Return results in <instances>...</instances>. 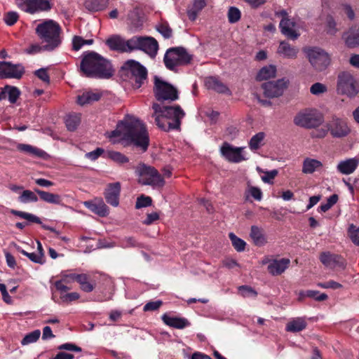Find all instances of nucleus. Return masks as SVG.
<instances>
[{"label":"nucleus","mask_w":359,"mask_h":359,"mask_svg":"<svg viewBox=\"0 0 359 359\" xmlns=\"http://www.w3.org/2000/svg\"><path fill=\"white\" fill-rule=\"evenodd\" d=\"M107 137L113 142L118 137L124 146H132L141 152H145L149 145V135L147 127L140 120L126 116L117 123L116 128L107 133Z\"/></svg>","instance_id":"1"},{"label":"nucleus","mask_w":359,"mask_h":359,"mask_svg":"<svg viewBox=\"0 0 359 359\" xmlns=\"http://www.w3.org/2000/svg\"><path fill=\"white\" fill-rule=\"evenodd\" d=\"M152 109L151 118H154L158 128L165 132L180 130L182 120L186 114L180 105L161 106L154 103Z\"/></svg>","instance_id":"2"},{"label":"nucleus","mask_w":359,"mask_h":359,"mask_svg":"<svg viewBox=\"0 0 359 359\" xmlns=\"http://www.w3.org/2000/svg\"><path fill=\"white\" fill-rule=\"evenodd\" d=\"M80 70L90 78L109 79L114 74L110 61L94 51H86L82 55Z\"/></svg>","instance_id":"3"},{"label":"nucleus","mask_w":359,"mask_h":359,"mask_svg":"<svg viewBox=\"0 0 359 359\" xmlns=\"http://www.w3.org/2000/svg\"><path fill=\"white\" fill-rule=\"evenodd\" d=\"M61 32L60 26L53 20L40 23L36 27V33L42 42L46 43L43 49L47 51H53L60 46Z\"/></svg>","instance_id":"4"},{"label":"nucleus","mask_w":359,"mask_h":359,"mask_svg":"<svg viewBox=\"0 0 359 359\" xmlns=\"http://www.w3.org/2000/svg\"><path fill=\"white\" fill-rule=\"evenodd\" d=\"M324 122L322 113L314 108H305L299 110L293 117L294 126L304 128H317Z\"/></svg>","instance_id":"5"},{"label":"nucleus","mask_w":359,"mask_h":359,"mask_svg":"<svg viewBox=\"0 0 359 359\" xmlns=\"http://www.w3.org/2000/svg\"><path fill=\"white\" fill-rule=\"evenodd\" d=\"M121 69L127 72L134 88H141L147 81V69L137 61L127 60L123 63Z\"/></svg>","instance_id":"6"},{"label":"nucleus","mask_w":359,"mask_h":359,"mask_svg":"<svg viewBox=\"0 0 359 359\" xmlns=\"http://www.w3.org/2000/svg\"><path fill=\"white\" fill-rule=\"evenodd\" d=\"M192 57L184 48L175 47L166 51L163 62L167 69L174 71L178 66L189 65Z\"/></svg>","instance_id":"7"},{"label":"nucleus","mask_w":359,"mask_h":359,"mask_svg":"<svg viewBox=\"0 0 359 359\" xmlns=\"http://www.w3.org/2000/svg\"><path fill=\"white\" fill-rule=\"evenodd\" d=\"M135 173L139 177V182L143 185L162 187L165 184L163 178L158 170L144 163H141L136 167Z\"/></svg>","instance_id":"8"},{"label":"nucleus","mask_w":359,"mask_h":359,"mask_svg":"<svg viewBox=\"0 0 359 359\" xmlns=\"http://www.w3.org/2000/svg\"><path fill=\"white\" fill-rule=\"evenodd\" d=\"M304 53L309 59L313 67L319 72L325 70L330 63L329 54L318 47H306Z\"/></svg>","instance_id":"9"},{"label":"nucleus","mask_w":359,"mask_h":359,"mask_svg":"<svg viewBox=\"0 0 359 359\" xmlns=\"http://www.w3.org/2000/svg\"><path fill=\"white\" fill-rule=\"evenodd\" d=\"M154 95L158 101H175L178 100V90L158 76H154Z\"/></svg>","instance_id":"10"},{"label":"nucleus","mask_w":359,"mask_h":359,"mask_svg":"<svg viewBox=\"0 0 359 359\" xmlns=\"http://www.w3.org/2000/svg\"><path fill=\"white\" fill-rule=\"evenodd\" d=\"M130 52L136 50H142L152 57H154L158 49L157 41L151 36H133L129 39Z\"/></svg>","instance_id":"11"},{"label":"nucleus","mask_w":359,"mask_h":359,"mask_svg":"<svg viewBox=\"0 0 359 359\" xmlns=\"http://www.w3.org/2000/svg\"><path fill=\"white\" fill-rule=\"evenodd\" d=\"M337 92L348 97H354L359 92V86L348 72H341L338 76Z\"/></svg>","instance_id":"12"},{"label":"nucleus","mask_w":359,"mask_h":359,"mask_svg":"<svg viewBox=\"0 0 359 359\" xmlns=\"http://www.w3.org/2000/svg\"><path fill=\"white\" fill-rule=\"evenodd\" d=\"M244 147H234L227 142H224L220 147L221 156L227 161L233 163H239L248 160L245 156Z\"/></svg>","instance_id":"13"},{"label":"nucleus","mask_w":359,"mask_h":359,"mask_svg":"<svg viewBox=\"0 0 359 359\" xmlns=\"http://www.w3.org/2000/svg\"><path fill=\"white\" fill-rule=\"evenodd\" d=\"M327 127L331 136L334 138H343L351 133L347 122L337 116H333L327 122Z\"/></svg>","instance_id":"14"},{"label":"nucleus","mask_w":359,"mask_h":359,"mask_svg":"<svg viewBox=\"0 0 359 359\" xmlns=\"http://www.w3.org/2000/svg\"><path fill=\"white\" fill-rule=\"evenodd\" d=\"M24 74V67L20 64L0 61V79H20Z\"/></svg>","instance_id":"15"},{"label":"nucleus","mask_w":359,"mask_h":359,"mask_svg":"<svg viewBox=\"0 0 359 359\" xmlns=\"http://www.w3.org/2000/svg\"><path fill=\"white\" fill-rule=\"evenodd\" d=\"M288 81L285 79H278L276 81H269L262 84L264 95L273 98L280 96L287 88Z\"/></svg>","instance_id":"16"},{"label":"nucleus","mask_w":359,"mask_h":359,"mask_svg":"<svg viewBox=\"0 0 359 359\" xmlns=\"http://www.w3.org/2000/svg\"><path fill=\"white\" fill-rule=\"evenodd\" d=\"M106 44L112 50H116L121 53H130V45L129 44V39L125 40L120 36L114 35L106 41Z\"/></svg>","instance_id":"17"},{"label":"nucleus","mask_w":359,"mask_h":359,"mask_svg":"<svg viewBox=\"0 0 359 359\" xmlns=\"http://www.w3.org/2000/svg\"><path fill=\"white\" fill-rule=\"evenodd\" d=\"M120 193L121 184L119 182L109 184L104 192L107 203L114 207H117L119 204Z\"/></svg>","instance_id":"18"},{"label":"nucleus","mask_w":359,"mask_h":359,"mask_svg":"<svg viewBox=\"0 0 359 359\" xmlns=\"http://www.w3.org/2000/svg\"><path fill=\"white\" fill-rule=\"evenodd\" d=\"M49 9H50V4L48 0H32L27 4H22V11L31 14Z\"/></svg>","instance_id":"19"},{"label":"nucleus","mask_w":359,"mask_h":359,"mask_svg":"<svg viewBox=\"0 0 359 359\" xmlns=\"http://www.w3.org/2000/svg\"><path fill=\"white\" fill-rule=\"evenodd\" d=\"M290 263V259L286 258L273 259L268 265V271L273 276L280 275L289 267Z\"/></svg>","instance_id":"20"},{"label":"nucleus","mask_w":359,"mask_h":359,"mask_svg":"<svg viewBox=\"0 0 359 359\" xmlns=\"http://www.w3.org/2000/svg\"><path fill=\"white\" fill-rule=\"evenodd\" d=\"M205 84L207 88L213 90L218 93L231 95V92L226 85L223 83L215 76H209L205 79Z\"/></svg>","instance_id":"21"},{"label":"nucleus","mask_w":359,"mask_h":359,"mask_svg":"<svg viewBox=\"0 0 359 359\" xmlns=\"http://www.w3.org/2000/svg\"><path fill=\"white\" fill-rule=\"evenodd\" d=\"M294 26L295 22L288 18H283L279 25L282 34L292 40L297 39L299 36V34L294 29Z\"/></svg>","instance_id":"22"},{"label":"nucleus","mask_w":359,"mask_h":359,"mask_svg":"<svg viewBox=\"0 0 359 359\" xmlns=\"http://www.w3.org/2000/svg\"><path fill=\"white\" fill-rule=\"evenodd\" d=\"M161 319L166 325L176 329H184L190 325V323L187 318L171 316L168 313H164Z\"/></svg>","instance_id":"23"},{"label":"nucleus","mask_w":359,"mask_h":359,"mask_svg":"<svg viewBox=\"0 0 359 359\" xmlns=\"http://www.w3.org/2000/svg\"><path fill=\"white\" fill-rule=\"evenodd\" d=\"M10 212L12 215L20 217L22 219H25L27 220L28 222L40 224H41L42 228L46 230H48L50 231L58 233V232L56 231V229L55 228L48 226V225H46V224H42L41 219L39 217L36 216L35 215H33V214L29 213V212H26L13 210V209H11L10 210Z\"/></svg>","instance_id":"24"},{"label":"nucleus","mask_w":359,"mask_h":359,"mask_svg":"<svg viewBox=\"0 0 359 359\" xmlns=\"http://www.w3.org/2000/svg\"><path fill=\"white\" fill-rule=\"evenodd\" d=\"M20 95V91L17 87L6 85L0 92V101L8 98L11 104H15Z\"/></svg>","instance_id":"25"},{"label":"nucleus","mask_w":359,"mask_h":359,"mask_svg":"<svg viewBox=\"0 0 359 359\" xmlns=\"http://www.w3.org/2000/svg\"><path fill=\"white\" fill-rule=\"evenodd\" d=\"M306 326V317L293 318L286 324L285 330L288 332L296 333L303 331Z\"/></svg>","instance_id":"26"},{"label":"nucleus","mask_w":359,"mask_h":359,"mask_svg":"<svg viewBox=\"0 0 359 359\" xmlns=\"http://www.w3.org/2000/svg\"><path fill=\"white\" fill-rule=\"evenodd\" d=\"M343 38L344 39L346 45L348 48L359 46V27L353 26L351 27L344 33Z\"/></svg>","instance_id":"27"},{"label":"nucleus","mask_w":359,"mask_h":359,"mask_svg":"<svg viewBox=\"0 0 359 359\" xmlns=\"http://www.w3.org/2000/svg\"><path fill=\"white\" fill-rule=\"evenodd\" d=\"M277 53L283 57L294 59L297 56L299 48L291 46L288 42L283 41L280 43Z\"/></svg>","instance_id":"28"},{"label":"nucleus","mask_w":359,"mask_h":359,"mask_svg":"<svg viewBox=\"0 0 359 359\" xmlns=\"http://www.w3.org/2000/svg\"><path fill=\"white\" fill-rule=\"evenodd\" d=\"M358 164L359 161L355 158H348L340 161L337 166V169L341 174L349 175L355 170Z\"/></svg>","instance_id":"29"},{"label":"nucleus","mask_w":359,"mask_h":359,"mask_svg":"<svg viewBox=\"0 0 359 359\" xmlns=\"http://www.w3.org/2000/svg\"><path fill=\"white\" fill-rule=\"evenodd\" d=\"M84 205L100 217H105L109 214V209L107 205L101 200L98 202L86 201Z\"/></svg>","instance_id":"30"},{"label":"nucleus","mask_w":359,"mask_h":359,"mask_svg":"<svg viewBox=\"0 0 359 359\" xmlns=\"http://www.w3.org/2000/svg\"><path fill=\"white\" fill-rule=\"evenodd\" d=\"M109 0H85L84 8L89 12H98L104 10L109 4Z\"/></svg>","instance_id":"31"},{"label":"nucleus","mask_w":359,"mask_h":359,"mask_svg":"<svg viewBox=\"0 0 359 359\" xmlns=\"http://www.w3.org/2000/svg\"><path fill=\"white\" fill-rule=\"evenodd\" d=\"M34 191L44 202L55 205H60L62 203V197L59 194L50 193L36 188L34 189Z\"/></svg>","instance_id":"32"},{"label":"nucleus","mask_w":359,"mask_h":359,"mask_svg":"<svg viewBox=\"0 0 359 359\" xmlns=\"http://www.w3.org/2000/svg\"><path fill=\"white\" fill-rule=\"evenodd\" d=\"M323 167V163L316 159L306 158L302 164V172L304 174H312Z\"/></svg>","instance_id":"33"},{"label":"nucleus","mask_w":359,"mask_h":359,"mask_svg":"<svg viewBox=\"0 0 359 359\" xmlns=\"http://www.w3.org/2000/svg\"><path fill=\"white\" fill-rule=\"evenodd\" d=\"M319 258L325 266L333 269L337 265L339 257L330 252H323L320 254Z\"/></svg>","instance_id":"34"},{"label":"nucleus","mask_w":359,"mask_h":359,"mask_svg":"<svg viewBox=\"0 0 359 359\" xmlns=\"http://www.w3.org/2000/svg\"><path fill=\"white\" fill-rule=\"evenodd\" d=\"M276 74V67L274 65H269L263 67L257 73L256 79L257 81L267 80L275 77Z\"/></svg>","instance_id":"35"},{"label":"nucleus","mask_w":359,"mask_h":359,"mask_svg":"<svg viewBox=\"0 0 359 359\" xmlns=\"http://www.w3.org/2000/svg\"><path fill=\"white\" fill-rule=\"evenodd\" d=\"M101 97V94L88 91L82 93L77 97V103L80 105L90 104L98 101Z\"/></svg>","instance_id":"36"},{"label":"nucleus","mask_w":359,"mask_h":359,"mask_svg":"<svg viewBox=\"0 0 359 359\" xmlns=\"http://www.w3.org/2000/svg\"><path fill=\"white\" fill-rule=\"evenodd\" d=\"M17 149L24 153L29 154L33 156L43 157L46 152L40 149L33 147L30 144H18Z\"/></svg>","instance_id":"37"},{"label":"nucleus","mask_w":359,"mask_h":359,"mask_svg":"<svg viewBox=\"0 0 359 359\" xmlns=\"http://www.w3.org/2000/svg\"><path fill=\"white\" fill-rule=\"evenodd\" d=\"M254 243L257 246H262L266 243V239L261 229L257 226H252L250 234Z\"/></svg>","instance_id":"38"},{"label":"nucleus","mask_w":359,"mask_h":359,"mask_svg":"<svg viewBox=\"0 0 359 359\" xmlns=\"http://www.w3.org/2000/svg\"><path fill=\"white\" fill-rule=\"evenodd\" d=\"M89 276L86 273H80L76 282L80 285L81 289L86 292H90L94 290V285L89 281Z\"/></svg>","instance_id":"39"},{"label":"nucleus","mask_w":359,"mask_h":359,"mask_svg":"<svg viewBox=\"0 0 359 359\" xmlns=\"http://www.w3.org/2000/svg\"><path fill=\"white\" fill-rule=\"evenodd\" d=\"M265 137V133L259 132L253 135L249 141V147L252 151L259 149L262 145V142Z\"/></svg>","instance_id":"40"},{"label":"nucleus","mask_w":359,"mask_h":359,"mask_svg":"<svg viewBox=\"0 0 359 359\" xmlns=\"http://www.w3.org/2000/svg\"><path fill=\"white\" fill-rule=\"evenodd\" d=\"M81 122L80 115L78 114H69L65 119L66 126L69 131L75 130Z\"/></svg>","instance_id":"41"},{"label":"nucleus","mask_w":359,"mask_h":359,"mask_svg":"<svg viewBox=\"0 0 359 359\" xmlns=\"http://www.w3.org/2000/svg\"><path fill=\"white\" fill-rule=\"evenodd\" d=\"M36 192L30 190H24L18 197L19 202L22 203H36L39 198Z\"/></svg>","instance_id":"42"},{"label":"nucleus","mask_w":359,"mask_h":359,"mask_svg":"<svg viewBox=\"0 0 359 359\" xmlns=\"http://www.w3.org/2000/svg\"><path fill=\"white\" fill-rule=\"evenodd\" d=\"M18 250L23 255L28 257L32 262L36 264H43V253H36V252H27V251L21 249L20 248H18Z\"/></svg>","instance_id":"43"},{"label":"nucleus","mask_w":359,"mask_h":359,"mask_svg":"<svg viewBox=\"0 0 359 359\" xmlns=\"http://www.w3.org/2000/svg\"><path fill=\"white\" fill-rule=\"evenodd\" d=\"M229 239L232 245L237 252H243L245 250L246 243L241 238L236 236L233 233H229Z\"/></svg>","instance_id":"44"},{"label":"nucleus","mask_w":359,"mask_h":359,"mask_svg":"<svg viewBox=\"0 0 359 359\" xmlns=\"http://www.w3.org/2000/svg\"><path fill=\"white\" fill-rule=\"evenodd\" d=\"M93 43V39H84L81 36H74L72 39V48L77 51L84 45H92Z\"/></svg>","instance_id":"45"},{"label":"nucleus","mask_w":359,"mask_h":359,"mask_svg":"<svg viewBox=\"0 0 359 359\" xmlns=\"http://www.w3.org/2000/svg\"><path fill=\"white\" fill-rule=\"evenodd\" d=\"M41 331L39 330H35L28 334H27L21 341L22 345H28L36 342L40 337Z\"/></svg>","instance_id":"46"},{"label":"nucleus","mask_w":359,"mask_h":359,"mask_svg":"<svg viewBox=\"0 0 359 359\" xmlns=\"http://www.w3.org/2000/svg\"><path fill=\"white\" fill-rule=\"evenodd\" d=\"M120 246L123 248H140L141 244L137 242L135 237L126 236L121 240Z\"/></svg>","instance_id":"47"},{"label":"nucleus","mask_w":359,"mask_h":359,"mask_svg":"<svg viewBox=\"0 0 359 359\" xmlns=\"http://www.w3.org/2000/svg\"><path fill=\"white\" fill-rule=\"evenodd\" d=\"M60 276L62 281H64L66 284H69L76 281L79 274L73 273L72 271H62Z\"/></svg>","instance_id":"48"},{"label":"nucleus","mask_w":359,"mask_h":359,"mask_svg":"<svg viewBox=\"0 0 359 359\" xmlns=\"http://www.w3.org/2000/svg\"><path fill=\"white\" fill-rule=\"evenodd\" d=\"M227 15L229 22L230 23H235L241 19V13L238 8L231 6L229 8Z\"/></svg>","instance_id":"49"},{"label":"nucleus","mask_w":359,"mask_h":359,"mask_svg":"<svg viewBox=\"0 0 359 359\" xmlns=\"http://www.w3.org/2000/svg\"><path fill=\"white\" fill-rule=\"evenodd\" d=\"M239 294L243 297H256L257 292L251 287L248 285H241L238 288Z\"/></svg>","instance_id":"50"},{"label":"nucleus","mask_w":359,"mask_h":359,"mask_svg":"<svg viewBox=\"0 0 359 359\" xmlns=\"http://www.w3.org/2000/svg\"><path fill=\"white\" fill-rule=\"evenodd\" d=\"M151 203L152 199L151 197L142 195L137 198L135 208L140 209L142 208L149 207L151 205Z\"/></svg>","instance_id":"51"},{"label":"nucleus","mask_w":359,"mask_h":359,"mask_svg":"<svg viewBox=\"0 0 359 359\" xmlns=\"http://www.w3.org/2000/svg\"><path fill=\"white\" fill-rule=\"evenodd\" d=\"M18 18L19 15L17 12L8 11L5 13L4 20L7 25L12 26L18 21Z\"/></svg>","instance_id":"52"},{"label":"nucleus","mask_w":359,"mask_h":359,"mask_svg":"<svg viewBox=\"0 0 359 359\" xmlns=\"http://www.w3.org/2000/svg\"><path fill=\"white\" fill-rule=\"evenodd\" d=\"M306 294H307L308 297L313 299L318 302H323V301L326 300L328 298V297L326 294L320 293L318 290H306Z\"/></svg>","instance_id":"53"},{"label":"nucleus","mask_w":359,"mask_h":359,"mask_svg":"<svg viewBox=\"0 0 359 359\" xmlns=\"http://www.w3.org/2000/svg\"><path fill=\"white\" fill-rule=\"evenodd\" d=\"M158 32L165 38L170 39L172 34V30L166 23H162L156 27Z\"/></svg>","instance_id":"54"},{"label":"nucleus","mask_w":359,"mask_h":359,"mask_svg":"<svg viewBox=\"0 0 359 359\" xmlns=\"http://www.w3.org/2000/svg\"><path fill=\"white\" fill-rule=\"evenodd\" d=\"M109 157L114 161L119 163H126L129 161V158L118 151H111L109 153Z\"/></svg>","instance_id":"55"},{"label":"nucleus","mask_w":359,"mask_h":359,"mask_svg":"<svg viewBox=\"0 0 359 359\" xmlns=\"http://www.w3.org/2000/svg\"><path fill=\"white\" fill-rule=\"evenodd\" d=\"M327 86L321 83H315L310 88L311 94L318 95L327 91Z\"/></svg>","instance_id":"56"},{"label":"nucleus","mask_w":359,"mask_h":359,"mask_svg":"<svg viewBox=\"0 0 359 359\" xmlns=\"http://www.w3.org/2000/svg\"><path fill=\"white\" fill-rule=\"evenodd\" d=\"M350 237L353 243L359 245V227L351 224L348 228Z\"/></svg>","instance_id":"57"},{"label":"nucleus","mask_w":359,"mask_h":359,"mask_svg":"<svg viewBox=\"0 0 359 359\" xmlns=\"http://www.w3.org/2000/svg\"><path fill=\"white\" fill-rule=\"evenodd\" d=\"M80 294L78 292H74L70 293L62 294L60 299L64 303H71L79 299Z\"/></svg>","instance_id":"58"},{"label":"nucleus","mask_w":359,"mask_h":359,"mask_svg":"<svg viewBox=\"0 0 359 359\" xmlns=\"http://www.w3.org/2000/svg\"><path fill=\"white\" fill-rule=\"evenodd\" d=\"M163 302L161 300L155 302H149L147 303L143 308L144 311H154L158 310L162 305Z\"/></svg>","instance_id":"59"},{"label":"nucleus","mask_w":359,"mask_h":359,"mask_svg":"<svg viewBox=\"0 0 359 359\" xmlns=\"http://www.w3.org/2000/svg\"><path fill=\"white\" fill-rule=\"evenodd\" d=\"M317 285L318 287H320L321 288H324V289L331 288V289L336 290V289L342 287V285L340 283H339L334 280H329V281L325 282V283H318L317 284Z\"/></svg>","instance_id":"60"},{"label":"nucleus","mask_w":359,"mask_h":359,"mask_svg":"<svg viewBox=\"0 0 359 359\" xmlns=\"http://www.w3.org/2000/svg\"><path fill=\"white\" fill-rule=\"evenodd\" d=\"M34 74L43 82L47 83L50 82V77L46 69H39L35 72Z\"/></svg>","instance_id":"61"},{"label":"nucleus","mask_w":359,"mask_h":359,"mask_svg":"<svg viewBox=\"0 0 359 359\" xmlns=\"http://www.w3.org/2000/svg\"><path fill=\"white\" fill-rule=\"evenodd\" d=\"M56 290L60 292V295L62 294H65V292L69 290L71 288L65 283L64 281H62L61 279L55 282L54 284Z\"/></svg>","instance_id":"62"},{"label":"nucleus","mask_w":359,"mask_h":359,"mask_svg":"<svg viewBox=\"0 0 359 359\" xmlns=\"http://www.w3.org/2000/svg\"><path fill=\"white\" fill-rule=\"evenodd\" d=\"M249 193L257 201H261L262 198V192L258 187H251L249 189Z\"/></svg>","instance_id":"63"},{"label":"nucleus","mask_w":359,"mask_h":359,"mask_svg":"<svg viewBox=\"0 0 359 359\" xmlns=\"http://www.w3.org/2000/svg\"><path fill=\"white\" fill-rule=\"evenodd\" d=\"M104 152L102 148H97L95 150L88 152L86 154V157L92 161L97 159Z\"/></svg>","instance_id":"64"}]
</instances>
